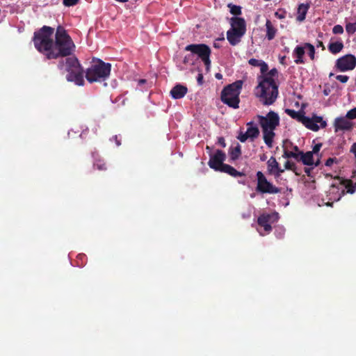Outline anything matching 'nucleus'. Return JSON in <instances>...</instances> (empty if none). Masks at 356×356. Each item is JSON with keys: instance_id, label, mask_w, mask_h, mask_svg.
<instances>
[{"instance_id": "nucleus-48", "label": "nucleus", "mask_w": 356, "mask_h": 356, "mask_svg": "<svg viewBox=\"0 0 356 356\" xmlns=\"http://www.w3.org/2000/svg\"><path fill=\"white\" fill-rule=\"evenodd\" d=\"M203 75L202 73H199L197 77V81L200 86L203 84Z\"/></svg>"}, {"instance_id": "nucleus-36", "label": "nucleus", "mask_w": 356, "mask_h": 356, "mask_svg": "<svg viewBox=\"0 0 356 356\" xmlns=\"http://www.w3.org/2000/svg\"><path fill=\"white\" fill-rule=\"evenodd\" d=\"M346 189L347 193L353 194L356 191V186L353 185L352 181L349 180L346 184Z\"/></svg>"}, {"instance_id": "nucleus-8", "label": "nucleus", "mask_w": 356, "mask_h": 356, "mask_svg": "<svg viewBox=\"0 0 356 356\" xmlns=\"http://www.w3.org/2000/svg\"><path fill=\"white\" fill-rule=\"evenodd\" d=\"M257 187L256 191L261 193L277 194L280 193L281 189L269 181L261 171L256 173Z\"/></svg>"}, {"instance_id": "nucleus-10", "label": "nucleus", "mask_w": 356, "mask_h": 356, "mask_svg": "<svg viewBox=\"0 0 356 356\" xmlns=\"http://www.w3.org/2000/svg\"><path fill=\"white\" fill-rule=\"evenodd\" d=\"M279 219V214L277 212L271 213H262L257 219V223L259 226L263 227L266 233H270L272 231L271 224L277 222Z\"/></svg>"}, {"instance_id": "nucleus-62", "label": "nucleus", "mask_w": 356, "mask_h": 356, "mask_svg": "<svg viewBox=\"0 0 356 356\" xmlns=\"http://www.w3.org/2000/svg\"><path fill=\"white\" fill-rule=\"evenodd\" d=\"M332 204H333V202H328L327 203H326V205H327V206H329V207H332Z\"/></svg>"}, {"instance_id": "nucleus-17", "label": "nucleus", "mask_w": 356, "mask_h": 356, "mask_svg": "<svg viewBox=\"0 0 356 356\" xmlns=\"http://www.w3.org/2000/svg\"><path fill=\"white\" fill-rule=\"evenodd\" d=\"M243 35L244 34L239 33V31H236L235 29H229L227 31V39L232 46L238 44L241 42Z\"/></svg>"}, {"instance_id": "nucleus-16", "label": "nucleus", "mask_w": 356, "mask_h": 356, "mask_svg": "<svg viewBox=\"0 0 356 356\" xmlns=\"http://www.w3.org/2000/svg\"><path fill=\"white\" fill-rule=\"evenodd\" d=\"M188 92L186 86L181 84H176L170 90V94L175 99L184 97Z\"/></svg>"}, {"instance_id": "nucleus-61", "label": "nucleus", "mask_w": 356, "mask_h": 356, "mask_svg": "<svg viewBox=\"0 0 356 356\" xmlns=\"http://www.w3.org/2000/svg\"><path fill=\"white\" fill-rule=\"evenodd\" d=\"M334 189H338V188L337 187H335V186L334 184H332L331 186V189L330 190H333L334 191Z\"/></svg>"}, {"instance_id": "nucleus-14", "label": "nucleus", "mask_w": 356, "mask_h": 356, "mask_svg": "<svg viewBox=\"0 0 356 356\" xmlns=\"http://www.w3.org/2000/svg\"><path fill=\"white\" fill-rule=\"evenodd\" d=\"M353 127V124L348 119L345 117H338L335 118L334 122V132L337 133L339 131H350Z\"/></svg>"}, {"instance_id": "nucleus-53", "label": "nucleus", "mask_w": 356, "mask_h": 356, "mask_svg": "<svg viewBox=\"0 0 356 356\" xmlns=\"http://www.w3.org/2000/svg\"><path fill=\"white\" fill-rule=\"evenodd\" d=\"M316 47H322V49H323V50L325 49L324 44H323V42H322V41H321V40H318V41H317Z\"/></svg>"}, {"instance_id": "nucleus-20", "label": "nucleus", "mask_w": 356, "mask_h": 356, "mask_svg": "<svg viewBox=\"0 0 356 356\" xmlns=\"http://www.w3.org/2000/svg\"><path fill=\"white\" fill-rule=\"evenodd\" d=\"M219 172L227 173L234 177H242L245 175L243 172H238L232 166L225 163L220 169Z\"/></svg>"}, {"instance_id": "nucleus-46", "label": "nucleus", "mask_w": 356, "mask_h": 356, "mask_svg": "<svg viewBox=\"0 0 356 356\" xmlns=\"http://www.w3.org/2000/svg\"><path fill=\"white\" fill-rule=\"evenodd\" d=\"M111 141H115L117 146H120L121 145V140L118 138V136L115 135L111 139Z\"/></svg>"}, {"instance_id": "nucleus-5", "label": "nucleus", "mask_w": 356, "mask_h": 356, "mask_svg": "<svg viewBox=\"0 0 356 356\" xmlns=\"http://www.w3.org/2000/svg\"><path fill=\"white\" fill-rule=\"evenodd\" d=\"M111 71V65L109 63L93 58L90 67L85 72L86 78L90 83L104 81L110 76Z\"/></svg>"}, {"instance_id": "nucleus-12", "label": "nucleus", "mask_w": 356, "mask_h": 356, "mask_svg": "<svg viewBox=\"0 0 356 356\" xmlns=\"http://www.w3.org/2000/svg\"><path fill=\"white\" fill-rule=\"evenodd\" d=\"M302 124L314 131H317L320 127L325 128L327 126V123L323 118L316 115H314L312 118L305 116Z\"/></svg>"}, {"instance_id": "nucleus-19", "label": "nucleus", "mask_w": 356, "mask_h": 356, "mask_svg": "<svg viewBox=\"0 0 356 356\" xmlns=\"http://www.w3.org/2000/svg\"><path fill=\"white\" fill-rule=\"evenodd\" d=\"M264 140L266 145L271 148L273 147V138L275 136L274 130L262 129Z\"/></svg>"}, {"instance_id": "nucleus-40", "label": "nucleus", "mask_w": 356, "mask_h": 356, "mask_svg": "<svg viewBox=\"0 0 356 356\" xmlns=\"http://www.w3.org/2000/svg\"><path fill=\"white\" fill-rule=\"evenodd\" d=\"M284 168H282L280 165L277 167V168L275 169L274 171V173H272L271 175L274 176V177L278 178L280 177L281 174L284 172Z\"/></svg>"}, {"instance_id": "nucleus-30", "label": "nucleus", "mask_w": 356, "mask_h": 356, "mask_svg": "<svg viewBox=\"0 0 356 356\" xmlns=\"http://www.w3.org/2000/svg\"><path fill=\"white\" fill-rule=\"evenodd\" d=\"M231 161H236L241 154V145L238 144L235 147H231L229 150Z\"/></svg>"}, {"instance_id": "nucleus-44", "label": "nucleus", "mask_w": 356, "mask_h": 356, "mask_svg": "<svg viewBox=\"0 0 356 356\" xmlns=\"http://www.w3.org/2000/svg\"><path fill=\"white\" fill-rule=\"evenodd\" d=\"M79 0H63V4L65 6H73L78 3Z\"/></svg>"}, {"instance_id": "nucleus-59", "label": "nucleus", "mask_w": 356, "mask_h": 356, "mask_svg": "<svg viewBox=\"0 0 356 356\" xmlns=\"http://www.w3.org/2000/svg\"><path fill=\"white\" fill-rule=\"evenodd\" d=\"M213 47L215 48H216V49H219L220 48V45L218 44H217L216 42H214Z\"/></svg>"}, {"instance_id": "nucleus-64", "label": "nucleus", "mask_w": 356, "mask_h": 356, "mask_svg": "<svg viewBox=\"0 0 356 356\" xmlns=\"http://www.w3.org/2000/svg\"><path fill=\"white\" fill-rule=\"evenodd\" d=\"M218 40H224V38H219Z\"/></svg>"}, {"instance_id": "nucleus-21", "label": "nucleus", "mask_w": 356, "mask_h": 356, "mask_svg": "<svg viewBox=\"0 0 356 356\" xmlns=\"http://www.w3.org/2000/svg\"><path fill=\"white\" fill-rule=\"evenodd\" d=\"M305 45L303 47L297 46L295 48V49L293 51V56L296 57L294 62L296 64H302L305 63V61L303 60V56L305 54Z\"/></svg>"}, {"instance_id": "nucleus-57", "label": "nucleus", "mask_w": 356, "mask_h": 356, "mask_svg": "<svg viewBox=\"0 0 356 356\" xmlns=\"http://www.w3.org/2000/svg\"><path fill=\"white\" fill-rule=\"evenodd\" d=\"M344 194H345V191H344V189H343V190L341 191V194L339 195V197L337 199V201H338V200H340V198L341 197V195H344Z\"/></svg>"}, {"instance_id": "nucleus-60", "label": "nucleus", "mask_w": 356, "mask_h": 356, "mask_svg": "<svg viewBox=\"0 0 356 356\" xmlns=\"http://www.w3.org/2000/svg\"><path fill=\"white\" fill-rule=\"evenodd\" d=\"M146 82V80L145 79H140L139 80V83H145Z\"/></svg>"}, {"instance_id": "nucleus-22", "label": "nucleus", "mask_w": 356, "mask_h": 356, "mask_svg": "<svg viewBox=\"0 0 356 356\" xmlns=\"http://www.w3.org/2000/svg\"><path fill=\"white\" fill-rule=\"evenodd\" d=\"M266 37L268 40H272L276 35L277 29L273 25L272 22L267 19L266 22Z\"/></svg>"}, {"instance_id": "nucleus-18", "label": "nucleus", "mask_w": 356, "mask_h": 356, "mask_svg": "<svg viewBox=\"0 0 356 356\" xmlns=\"http://www.w3.org/2000/svg\"><path fill=\"white\" fill-rule=\"evenodd\" d=\"M286 143H287V140L284 141V145H283V149H284L283 152H284L282 154V157H284L285 159L293 158L295 160H296L297 161H301L300 158H302V152H290L288 149V147L286 146Z\"/></svg>"}, {"instance_id": "nucleus-28", "label": "nucleus", "mask_w": 356, "mask_h": 356, "mask_svg": "<svg viewBox=\"0 0 356 356\" xmlns=\"http://www.w3.org/2000/svg\"><path fill=\"white\" fill-rule=\"evenodd\" d=\"M301 161L305 165H313L314 164V154L311 152H307L304 153L302 152V155Z\"/></svg>"}, {"instance_id": "nucleus-52", "label": "nucleus", "mask_w": 356, "mask_h": 356, "mask_svg": "<svg viewBox=\"0 0 356 356\" xmlns=\"http://www.w3.org/2000/svg\"><path fill=\"white\" fill-rule=\"evenodd\" d=\"M321 155H320V156L318 155V159H316V161H314L313 165H314L316 167H318V166L320 165V164H321Z\"/></svg>"}, {"instance_id": "nucleus-35", "label": "nucleus", "mask_w": 356, "mask_h": 356, "mask_svg": "<svg viewBox=\"0 0 356 356\" xmlns=\"http://www.w3.org/2000/svg\"><path fill=\"white\" fill-rule=\"evenodd\" d=\"M346 31L349 35H353L356 32V22L354 23H347L346 24Z\"/></svg>"}, {"instance_id": "nucleus-50", "label": "nucleus", "mask_w": 356, "mask_h": 356, "mask_svg": "<svg viewBox=\"0 0 356 356\" xmlns=\"http://www.w3.org/2000/svg\"><path fill=\"white\" fill-rule=\"evenodd\" d=\"M275 16L278 19H284L285 17L284 14L279 11L275 13Z\"/></svg>"}, {"instance_id": "nucleus-29", "label": "nucleus", "mask_w": 356, "mask_h": 356, "mask_svg": "<svg viewBox=\"0 0 356 356\" xmlns=\"http://www.w3.org/2000/svg\"><path fill=\"white\" fill-rule=\"evenodd\" d=\"M309 8V5L301 3L298 8L297 20L302 22L305 19L306 14Z\"/></svg>"}, {"instance_id": "nucleus-34", "label": "nucleus", "mask_w": 356, "mask_h": 356, "mask_svg": "<svg viewBox=\"0 0 356 356\" xmlns=\"http://www.w3.org/2000/svg\"><path fill=\"white\" fill-rule=\"evenodd\" d=\"M278 74V71L276 68L271 69L268 73L267 72L265 74H262V75L258 77V79H262L264 77H270L273 79L274 76H276Z\"/></svg>"}, {"instance_id": "nucleus-37", "label": "nucleus", "mask_w": 356, "mask_h": 356, "mask_svg": "<svg viewBox=\"0 0 356 356\" xmlns=\"http://www.w3.org/2000/svg\"><path fill=\"white\" fill-rule=\"evenodd\" d=\"M296 168V164L290 161H286L284 163L285 170H291L295 171Z\"/></svg>"}, {"instance_id": "nucleus-26", "label": "nucleus", "mask_w": 356, "mask_h": 356, "mask_svg": "<svg viewBox=\"0 0 356 356\" xmlns=\"http://www.w3.org/2000/svg\"><path fill=\"white\" fill-rule=\"evenodd\" d=\"M267 173L269 175H271L272 173H274V171L279 166V163L277 161L276 159L274 156H271L267 161Z\"/></svg>"}, {"instance_id": "nucleus-47", "label": "nucleus", "mask_w": 356, "mask_h": 356, "mask_svg": "<svg viewBox=\"0 0 356 356\" xmlns=\"http://www.w3.org/2000/svg\"><path fill=\"white\" fill-rule=\"evenodd\" d=\"M289 144L293 149V152H301L302 151H300L298 148V147L297 145H293L290 142H288L286 143V145Z\"/></svg>"}, {"instance_id": "nucleus-7", "label": "nucleus", "mask_w": 356, "mask_h": 356, "mask_svg": "<svg viewBox=\"0 0 356 356\" xmlns=\"http://www.w3.org/2000/svg\"><path fill=\"white\" fill-rule=\"evenodd\" d=\"M185 51H191L193 54H195L204 63L207 71L211 67L210 56L211 50L210 47L205 44H191L185 47Z\"/></svg>"}, {"instance_id": "nucleus-11", "label": "nucleus", "mask_w": 356, "mask_h": 356, "mask_svg": "<svg viewBox=\"0 0 356 356\" xmlns=\"http://www.w3.org/2000/svg\"><path fill=\"white\" fill-rule=\"evenodd\" d=\"M356 66V57L352 54L345 55L337 60L336 67L341 72L353 70Z\"/></svg>"}, {"instance_id": "nucleus-27", "label": "nucleus", "mask_w": 356, "mask_h": 356, "mask_svg": "<svg viewBox=\"0 0 356 356\" xmlns=\"http://www.w3.org/2000/svg\"><path fill=\"white\" fill-rule=\"evenodd\" d=\"M285 113L289 115L291 118L293 119L297 120L298 122H301L303 120V118H305V115L303 113L300 111H296L295 110L286 108L285 110Z\"/></svg>"}, {"instance_id": "nucleus-58", "label": "nucleus", "mask_w": 356, "mask_h": 356, "mask_svg": "<svg viewBox=\"0 0 356 356\" xmlns=\"http://www.w3.org/2000/svg\"><path fill=\"white\" fill-rule=\"evenodd\" d=\"M305 173L309 176V174H310V169H309V168H305Z\"/></svg>"}, {"instance_id": "nucleus-63", "label": "nucleus", "mask_w": 356, "mask_h": 356, "mask_svg": "<svg viewBox=\"0 0 356 356\" xmlns=\"http://www.w3.org/2000/svg\"><path fill=\"white\" fill-rule=\"evenodd\" d=\"M284 58H285L284 56L282 58L281 61H280L281 63H283V61H284Z\"/></svg>"}, {"instance_id": "nucleus-32", "label": "nucleus", "mask_w": 356, "mask_h": 356, "mask_svg": "<svg viewBox=\"0 0 356 356\" xmlns=\"http://www.w3.org/2000/svg\"><path fill=\"white\" fill-rule=\"evenodd\" d=\"M228 7L230 8V13L236 16L241 15V7L239 6L229 3Z\"/></svg>"}, {"instance_id": "nucleus-6", "label": "nucleus", "mask_w": 356, "mask_h": 356, "mask_svg": "<svg viewBox=\"0 0 356 356\" xmlns=\"http://www.w3.org/2000/svg\"><path fill=\"white\" fill-rule=\"evenodd\" d=\"M242 86V81H236L225 86L221 92V101L230 108H238L240 103L239 95Z\"/></svg>"}, {"instance_id": "nucleus-41", "label": "nucleus", "mask_w": 356, "mask_h": 356, "mask_svg": "<svg viewBox=\"0 0 356 356\" xmlns=\"http://www.w3.org/2000/svg\"><path fill=\"white\" fill-rule=\"evenodd\" d=\"M249 136L248 135V133L247 131L245 133H243V132H241L238 136V139L241 142V143H245L248 138H249Z\"/></svg>"}, {"instance_id": "nucleus-13", "label": "nucleus", "mask_w": 356, "mask_h": 356, "mask_svg": "<svg viewBox=\"0 0 356 356\" xmlns=\"http://www.w3.org/2000/svg\"><path fill=\"white\" fill-rule=\"evenodd\" d=\"M225 153L220 149L216 150L214 154L210 156V159L208 162L209 166L216 171H219L220 169L225 164L223 162L225 161Z\"/></svg>"}, {"instance_id": "nucleus-15", "label": "nucleus", "mask_w": 356, "mask_h": 356, "mask_svg": "<svg viewBox=\"0 0 356 356\" xmlns=\"http://www.w3.org/2000/svg\"><path fill=\"white\" fill-rule=\"evenodd\" d=\"M231 28L230 29H235L242 34L246 32V23L243 18L238 17H233L230 19Z\"/></svg>"}, {"instance_id": "nucleus-45", "label": "nucleus", "mask_w": 356, "mask_h": 356, "mask_svg": "<svg viewBox=\"0 0 356 356\" xmlns=\"http://www.w3.org/2000/svg\"><path fill=\"white\" fill-rule=\"evenodd\" d=\"M336 79L339 81L344 83H346L348 81L349 77L348 76H346V75H337L336 76Z\"/></svg>"}, {"instance_id": "nucleus-43", "label": "nucleus", "mask_w": 356, "mask_h": 356, "mask_svg": "<svg viewBox=\"0 0 356 356\" xmlns=\"http://www.w3.org/2000/svg\"><path fill=\"white\" fill-rule=\"evenodd\" d=\"M338 163V160L337 158H329L328 159L326 160L325 163V165L327 166V167H331L333 163Z\"/></svg>"}, {"instance_id": "nucleus-56", "label": "nucleus", "mask_w": 356, "mask_h": 356, "mask_svg": "<svg viewBox=\"0 0 356 356\" xmlns=\"http://www.w3.org/2000/svg\"><path fill=\"white\" fill-rule=\"evenodd\" d=\"M191 56V55H188V56H185L184 60V63H188V59H189V58H190V56Z\"/></svg>"}, {"instance_id": "nucleus-2", "label": "nucleus", "mask_w": 356, "mask_h": 356, "mask_svg": "<svg viewBox=\"0 0 356 356\" xmlns=\"http://www.w3.org/2000/svg\"><path fill=\"white\" fill-rule=\"evenodd\" d=\"M259 84L255 88V95L264 106L274 104L278 96V86L274 79L264 77L259 79Z\"/></svg>"}, {"instance_id": "nucleus-1", "label": "nucleus", "mask_w": 356, "mask_h": 356, "mask_svg": "<svg viewBox=\"0 0 356 356\" xmlns=\"http://www.w3.org/2000/svg\"><path fill=\"white\" fill-rule=\"evenodd\" d=\"M76 46L64 27L58 26L55 34L51 51L49 54V60L58 58L71 57L75 51Z\"/></svg>"}, {"instance_id": "nucleus-38", "label": "nucleus", "mask_w": 356, "mask_h": 356, "mask_svg": "<svg viewBox=\"0 0 356 356\" xmlns=\"http://www.w3.org/2000/svg\"><path fill=\"white\" fill-rule=\"evenodd\" d=\"M346 118L350 120H353L356 118V108L350 109L346 113Z\"/></svg>"}, {"instance_id": "nucleus-49", "label": "nucleus", "mask_w": 356, "mask_h": 356, "mask_svg": "<svg viewBox=\"0 0 356 356\" xmlns=\"http://www.w3.org/2000/svg\"><path fill=\"white\" fill-rule=\"evenodd\" d=\"M218 143L222 146V147H225L226 146L225 140L223 137H219L218 139Z\"/></svg>"}, {"instance_id": "nucleus-9", "label": "nucleus", "mask_w": 356, "mask_h": 356, "mask_svg": "<svg viewBox=\"0 0 356 356\" xmlns=\"http://www.w3.org/2000/svg\"><path fill=\"white\" fill-rule=\"evenodd\" d=\"M261 129L275 130L280 124V117L275 111H269L266 116L257 115Z\"/></svg>"}, {"instance_id": "nucleus-23", "label": "nucleus", "mask_w": 356, "mask_h": 356, "mask_svg": "<svg viewBox=\"0 0 356 356\" xmlns=\"http://www.w3.org/2000/svg\"><path fill=\"white\" fill-rule=\"evenodd\" d=\"M248 63L250 65L254 66V67H260V71H261V74H265L268 70V65L264 60H257L256 58H250L248 60Z\"/></svg>"}, {"instance_id": "nucleus-39", "label": "nucleus", "mask_w": 356, "mask_h": 356, "mask_svg": "<svg viewBox=\"0 0 356 356\" xmlns=\"http://www.w3.org/2000/svg\"><path fill=\"white\" fill-rule=\"evenodd\" d=\"M332 33L334 34H342L343 33V28L341 25H335L332 29Z\"/></svg>"}, {"instance_id": "nucleus-54", "label": "nucleus", "mask_w": 356, "mask_h": 356, "mask_svg": "<svg viewBox=\"0 0 356 356\" xmlns=\"http://www.w3.org/2000/svg\"><path fill=\"white\" fill-rule=\"evenodd\" d=\"M259 158L261 161H265L267 159V156L266 154H262L259 156Z\"/></svg>"}, {"instance_id": "nucleus-4", "label": "nucleus", "mask_w": 356, "mask_h": 356, "mask_svg": "<svg viewBox=\"0 0 356 356\" xmlns=\"http://www.w3.org/2000/svg\"><path fill=\"white\" fill-rule=\"evenodd\" d=\"M54 29L48 26H43L38 31L34 32L33 42L35 49L45 56L49 60V54L51 51L54 44L53 35Z\"/></svg>"}, {"instance_id": "nucleus-31", "label": "nucleus", "mask_w": 356, "mask_h": 356, "mask_svg": "<svg viewBox=\"0 0 356 356\" xmlns=\"http://www.w3.org/2000/svg\"><path fill=\"white\" fill-rule=\"evenodd\" d=\"M94 168L98 170L104 171L107 170L106 162L102 159L96 160L93 164Z\"/></svg>"}, {"instance_id": "nucleus-25", "label": "nucleus", "mask_w": 356, "mask_h": 356, "mask_svg": "<svg viewBox=\"0 0 356 356\" xmlns=\"http://www.w3.org/2000/svg\"><path fill=\"white\" fill-rule=\"evenodd\" d=\"M343 48V44L341 41H337L334 42H330L328 44V50L332 54H337L339 53Z\"/></svg>"}, {"instance_id": "nucleus-55", "label": "nucleus", "mask_w": 356, "mask_h": 356, "mask_svg": "<svg viewBox=\"0 0 356 356\" xmlns=\"http://www.w3.org/2000/svg\"><path fill=\"white\" fill-rule=\"evenodd\" d=\"M215 77L217 79H221L222 78V75L220 73H216L215 74Z\"/></svg>"}, {"instance_id": "nucleus-33", "label": "nucleus", "mask_w": 356, "mask_h": 356, "mask_svg": "<svg viewBox=\"0 0 356 356\" xmlns=\"http://www.w3.org/2000/svg\"><path fill=\"white\" fill-rule=\"evenodd\" d=\"M305 49H307L309 52L308 54L312 60H314L315 58V48L314 46L310 43L306 42L305 43Z\"/></svg>"}, {"instance_id": "nucleus-24", "label": "nucleus", "mask_w": 356, "mask_h": 356, "mask_svg": "<svg viewBox=\"0 0 356 356\" xmlns=\"http://www.w3.org/2000/svg\"><path fill=\"white\" fill-rule=\"evenodd\" d=\"M247 126L248 127V129L246 131L248 133V135L249 136L250 138L252 140H253L254 139H255L256 138H257L259 136V130L257 126L254 125L253 122H248Z\"/></svg>"}, {"instance_id": "nucleus-51", "label": "nucleus", "mask_w": 356, "mask_h": 356, "mask_svg": "<svg viewBox=\"0 0 356 356\" xmlns=\"http://www.w3.org/2000/svg\"><path fill=\"white\" fill-rule=\"evenodd\" d=\"M350 152H352L356 159V143H354L350 148Z\"/></svg>"}, {"instance_id": "nucleus-3", "label": "nucleus", "mask_w": 356, "mask_h": 356, "mask_svg": "<svg viewBox=\"0 0 356 356\" xmlns=\"http://www.w3.org/2000/svg\"><path fill=\"white\" fill-rule=\"evenodd\" d=\"M64 67L67 72L66 79L68 81L74 82L80 86L84 85V70L77 58L72 56L60 59L58 64V68L62 70Z\"/></svg>"}, {"instance_id": "nucleus-42", "label": "nucleus", "mask_w": 356, "mask_h": 356, "mask_svg": "<svg viewBox=\"0 0 356 356\" xmlns=\"http://www.w3.org/2000/svg\"><path fill=\"white\" fill-rule=\"evenodd\" d=\"M321 147H322V143H317L313 147L312 151H311V152L314 154V155L315 154V155L318 156V153L320 152Z\"/></svg>"}]
</instances>
